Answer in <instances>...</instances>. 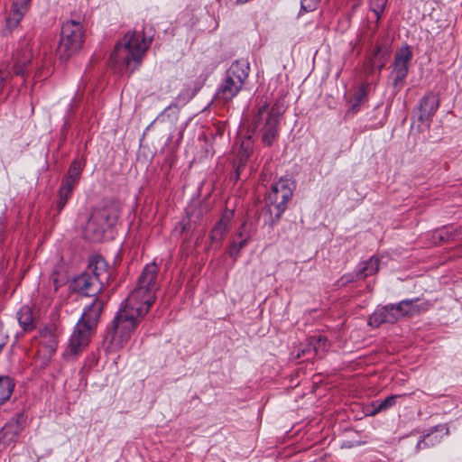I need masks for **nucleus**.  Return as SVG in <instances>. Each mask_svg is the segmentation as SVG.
Returning a JSON list of instances; mask_svg holds the SVG:
<instances>
[{
  "label": "nucleus",
  "mask_w": 462,
  "mask_h": 462,
  "mask_svg": "<svg viewBox=\"0 0 462 462\" xmlns=\"http://www.w3.org/2000/svg\"><path fill=\"white\" fill-rule=\"evenodd\" d=\"M158 266L152 263L145 265L137 286L125 299L113 321V329L105 337V344L110 351H116L127 343L140 319L149 311L155 301L158 290Z\"/></svg>",
  "instance_id": "obj_1"
},
{
  "label": "nucleus",
  "mask_w": 462,
  "mask_h": 462,
  "mask_svg": "<svg viewBox=\"0 0 462 462\" xmlns=\"http://www.w3.org/2000/svg\"><path fill=\"white\" fill-rule=\"evenodd\" d=\"M150 45L143 33L127 32L116 45L110 61L118 72L133 73L142 63L143 57Z\"/></svg>",
  "instance_id": "obj_2"
},
{
  "label": "nucleus",
  "mask_w": 462,
  "mask_h": 462,
  "mask_svg": "<svg viewBox=\"0 0 462 462\" xmlns=\"http://www.w3.org/2000/svg\"><path fill=\"white\" fill-rule=\"evenodd\" d=\"M118 215V208L116 206L95 209L87 223L85 237L92 242L101 241L106 230L116 224Z\"/></svg>",
  "instance_id": "obj_3"
},
{
  "label": "nucleus",
  "mask_w": 462,
  "mask_h": 462,
  "mask_svg": "<svg viewBox=\"0 0 462 462\" xmlns=\"http://www.w3.org/2000/svg\"><path fill=\"white\" fill-rule=\"evenodd\" d=\"M249 70L250 66L246 60H241L233 62L227 69L226 79L217 92L218 97L225 101L233 99L239 93L248 78Z\"/></svg>",
  "instance_id": "obj_4"
},
{
  "label": "nucleus",
  "mask_w": 462,
  "mask_h": 462,
  "mask_svg": "<svg viewBox=\"0 0 462 462\" xmlns=\"http://www.w3.org/2000/svg\"><path fill=\"white\" fill-rule=\"evenodd\" d=\"M83 44V27L79 22L69 21L62 25L61 38L58 46L60 59L67 60Z\"/></svg>",
  "instance_id": "obj_5"
},
{
  "label": "nucleus",
  "mask_w": 462,
  "mask_h": 462,
  "mask_svg": "<svg viewBox=\"0 0 462 462\" xmlns=\"http://www.w3.org/2000/svg\"><path fill=\"white\" fill-rule=\"evenodd\" d=\"M262 123L263 124L261 129L262 141L265 145L271 146L278 138L279 113L274 107L270 109L266 102L258 107L254 118L255 127Z\"/></svg>",
  "instance_id": "obj_6"
},
{
  "label": "nucleus",
  "mask_w": 462,
  "mask_h": 462,
  "mask_svg": "<svg viewBox=\"0 0 462 462\" xmlns=\"http://www.w3.org/2000/svg\"><path fill=\"white\" fill-rule=\"evenodd\" d=\"M292 182L289 179L281 178L271 187L267 200L276 210L275 217L280 218L287 207V203L292 197Z\"/></svg>",
  "instance_id": "obj_7"
},
{
  "label": "nucleus",
  "mask_w": 462,
  "mask_h": 462,
  "mask_svg": "<svg viewBox=\"0 0 462 462\" xmlns=\"http://www.w3.org/2000/svg\"><path fill=\"white\" fill-rule=\"evenodd\" d=\"M82 323H77L70 336L69 345L63 353V357L68 361L75 360L88 346L94 334L93 331L84 327Z\"/></svg>",
  "instance_id": "obj_8"
},
{
  "label": "nucleus",
  "mask_w": 462,
  "mask_h": 462,
  "mask_svg": "<svg viewBox=\"0 0 462 462\" xmlns=\"http://www.w3.org/2000/svg\"><path fill=\"white\" fill-rule=\"evenodd\" d=\"M411 58L412 53L409 46H405L396 51L393 70L391 72L393 86L394 88H400L402 86L409 72V64Z\"/></svg>",
  "instance_id": "obj_9"
},
{
  "label": "nucleus",
  "mask_w": 462,
  "mask_h": 462,
  "mask_svg": "<svg viewBox=\"0 0 462 462\" xmlns=\"http://www.w3.org/2000/svg\"><path fill=\"white\" fill-rule=\"evenodd\" d=\"M103 307L104 302L98 299H95L91 304L84 309L78 323L84 324V327L95 332Z\"/></svg>",
  "instance_id": "obj_10"
},
{
  "label": "nucleus",
  "mask_w": 462,
  "mask_h": 462,
  "mask_svg": "<svg viewBox=\"0 0 462 462\" xmlns=\"http://www.w3.org/2000/svg\"><path fill=\"white\" fill-rule=\"evenodd\" d=\"M439 105V98L433 93L424 96L420 101L418 116L419 121L425 124L427 126H430L431 118L438 110Z\"/></svg>",
  "instance_id": "obj_11"
},
{
  "label": "nucleus",
  "mask_w": 462,
  "mask_h": 462,
  "mask_svg": "<svg viewBox=\"0 0 462 462\" xmlns=\"http://www.w3.org/2000/svg\"><path fill=\"white\" fill-rule=\"evenodd\" d=\"M74 287L82 295L95 296L104 286L86 271L75 279Z\"/></svg>",
  "instance_id": "obj_12"
},
{
  "label": "nucleus",
  "mask_w": 462,
  "mask_h": 462,
  "mask_svg": "<svg viewBox=\"0 0 462 462\" xmlns=\"http://www.w3.org/2000/svg\"><path fill=\"white\" fill-rule=\"evenodd\" d=\"M60 332L55 325L45 326L39 331V343L49 356L56 352Z\"/></svg>",
  "instance_id": "obj_13"
},
{
  "label": "nucleus",
  "mask_w": 462,
  "mask_h": 462,
  "mask_svg": "<svg viewBox=\"0 0 462 462\" xmlns=\"http://www.w3.org/2000/svg\"><path fill=\"white\" fill-rule=\"evenodd\" d=\"M25 422V417L18 414L15 418L10 420L0 430V443L7 445L20 434L23 430V425Z\"/></svg>",
  "instance_id": "obj_14"
},
{
  "label": "nucleus",
  "mask_w": 462,
  "mask_h": 462,
  "mask_svg": "<svg viewBox=\"0 0 462 462\" xmlns=\"http://www.w3.org/2000/svg\"><path fill=\"white\" fill-rule=\"evenodd\" d=\"M87 272L95 277L103 286L109 282L110 273L108 265L101 256H93L89 259Z\"/></svg>",
  "instance_id": "obj_15"
},
{
  "label": "nucleus",
  "mask_w": 462,
  "mask_h": 462,
  "mask_svg": "<svg viewBox=\"0 0 462 462\" xmlns=\"http://www.w3.org/2000/svg\"><path fill=\"white\" fill-rule=\"evenodd\" d=\"M32 59V48L29 42H23L14 54V74L23 76L26 66Z\"/></svg>",
  "instance_id": "obj_16"
},
{
  "label": "nucleus",
  "mask_w": 462,
  "mask_h": 462,
  "mask_svg": "<svg viewBox=\"0 0 462 462\" xmlns=\"http://www.w3.org/2000/svg\"><path fill=\"white\" fill-rule=\"evenodd\" d=\"M398 320L394 305H386L377 309L368 319V325L374 328L383 323H394Z\"/></svg>",
  "instance_id": "obj_17"
},
{
  "label": "nucleus",
  "mask_w": 462,
  "mask_h": 462,
  "mask_svg": "<svg viewBox=\"0 0 462 462\" xmlns=\"http://www.w3.org/2000/svg\"><path fill=\"white\" fill-rule=\"evenodd\" d=\"M369 84H362L347 102L346 116L356 115L360 107L367 102Z\"/></svg>",
  "instance_id": "obj_18"
},
{
  "label": "nucleus",
  "mask_w": 462,
  "mask_h": 462,
  "mask_svg": "<svg viewBox=\"0 0 462 462\" xmlns=\"http://www.w3.org/2000/svg\"><path fill=\"white\" fill-rule=\"evenodd\" d=\"M428 307L429 304L427 302L419 305L418 299L404 300L394 305L398 319L405 316H413L419 314L421 310H428Z\"/></svg>",
  "instance_id": "obj_19"
},
{
  "label": "nucleus",
  "mask_w": 462,
  "mask_h": 462,
  "mask_svg": "<svg viewBox=\"0 0 462 462\" xmlns=\"http://www.w3.org/2000/svg\"><path fill=\"white\" fill-rule=\"evenodd\" d=\"M448 428L444 425H439L430 433L423 436V438L418 441L416 448L421 450L427 448L434 447L435 445L441 442L443 437L448 435Z\"/></svg>",
  "instance_id": "obj_20"
},
{
  "label": "nucleus",
  "mask_w": 462,
  "mask_h": 462,
  "mask_svg": "<svg viewBox=\"0 0 462 462\" xmlns=\"http://www.w3.org/2000/svg\"><path fill=\"white\" fill-rule=\"evenodd\" d=\"M31 0H15L12 5L10 14L6 19L9 29L15 28L27 12Z\"/></svg>",
  "instance_id": "obj_21"
},
{
  "label": "nucleus",
  "mask_w": 462,
  "mask_h": 462,
  "mask_svg": "<svg viewBox=\"0 0 462 462\" xmlns=\"http://www.w3.org/2000/svg\"><path fill=\"white\" fill-rule=\"evenodd\" d=\"M233 215V211H226L217 224L214 226L210 235V239L213 243L221 241L227 233Z\"/></svg>",
  "instance_id": "obj_22"
},
{
  "label": "nucleus",
  "mask_w": 462,
  "mask_h": 462,
  "mask_svg": "<svg viewBox=\"0 0 462 462\" xmlns=\"http://www.w3.org/2000/svg\"><path fill=\"white\" fill-rule=\"evenodd\" d=\"M379 258L373 256L367 261L363 262L357 271V278L365 279L375 274L379 270Z\"/></svg>",
  "instance_id": "obj_23"
},
{
  "label": "nucleus",
  "mask_w": 462,
  "mask_h": 462,
  "mask_svg": "<svg viewBox=\"0 0 462 462\" xmlns=\"http://www.w3.org/2000/svg\"><path fill=\"white\" fill-rule=\"evenodd\" d=\"M16 317L23 330L29 331L34 328L32 311L29 306H23L17 312Z\"/></svg>",
  "instance_id": "obj_24"
},
{
  "label": "nucleus",
  "mask_w": 462,
  "mask_h": 462,
  "mask_svg": "<svg viewBox=\"0 0 462 462\" xmlns=\"http://www.w3.org/2000/svg\"><path fill=\"white\" fill-rule=\"evenodd\" d=\"M76 186V184L65 180L62 181V184L59 189V199L57 201V208L59 211H60L65 207L68 200L71 197L73 189Z\"/></svg>",
  "instance_id": "obj_25"
},
{
  "label": "nucleus",
  "mask_w": 462,
  "mask_h": 462,
  "mask_svg": "<svg viewBox=\"0 0 462 462\" xmlns=\"http://www.w3.org/2000/svg\"><path fill=\"white\" fill-rule=\"evenodd\" d=\"M14 383L8 376H0V406L9 400L14 391Z\"/></svg>",
  "instance_id": "obj_26"
},
{
  "label": "nucleus",
  "mask_w": 462,
  "mask_h": 462,
  "mask_svg": "<svg viewBox=\"0 0 462 462\" xmlns=\"http://www.w3.org/2000/svg\"><path fill=\"white\" fill-rule=\"evenodd\" d=\"M388 55V51L386 49H383L381 47L376 48L374 51V56L371 60V70L370 73L373 72L374 69H378L379 71L384 67L386 63V56Z\"/></svg>",
  "instance_id": "obj_27"
},
{
  "label": "nucleus",
  "mask_w": 462,
  "mask_h": 462,
  "mask_svg": "<svg viewBox=\"0 0 462 462\" xmlns=\"http://www.w3.org/2000/svg\"><path fill=\"white\" fill-rule=\"evenodd\" d=\"M406 395H407L406 393H404L402 395L393 394V395L388 396L387 398H385L383 401H378L377 404L374 405V411H373L372 414H376L382 411H385V410L392 408L393 406L395 405L396 401L399 398H401L402 396H406Z\"/></svg>",
  "instance_id": "obj_28"
},
{
  "label": "nucleus",
  "mask_w": 462,
  "mask_h": 462,
  "mask_svg": "<svg viewBox=\"0 0 462 462\" xmlns=\"http://www.w3.org/2000/svg\"><path fill=\"white\" fill-rule=\"evenodd\" d=\"M82 169H83L82 163L80 162L74 161L72 162V164L70 165L69 171H68V175L64 179V180L77 185L79 176L81 174Z\"/></svg>",
  "instance_id": "obj_29"
},
{
  "label": "nucleus",
  "mask_w": 462,
  "mask_h": 462,
  "mask_svg": "<svg viewBox=\"0 0 462 462\" xmlns=\"http://www.w3.org/2000/svg\"><path fill=\"white\" fill-rule=\"evenodd\" d=\"M252 149V142L250 138L243 141L238 151V158L241 163H244L249 157Z\"/></svg>",
  "instance_id": "obj_30"
},
{
  "label": "nucleus",
  "mask_w": 462,
  "mask_h": 462,
  "mask_svg": "<svg viewBox=\"0 0 462 462\" xmlns=\"http://www.w3.org/2000/svg\"><path fill=\"white\" fill-rule=\"evenodd\" d=\"M310 345L317 353L319 351L323 352L328 348V340L322 336L312 337L310 339Z\"/></svg>",
  "instance_id": "obj_31"
},
{
  "label": "nucleus",
  "mask_w": 462,
  "mask_h": 462,
  "mask_svg": "<svg viewBox=\"0 0 462 462\" xmlns=\"http://www.w3.org/2000/svg\"><path fill=\"white\" fill-rule=\"evenodd\" d=\"M248 237L245 236L240 241H234L229 248V255L233 258H236L240 253V250L246 245Z\"/></svg>",
  "instance_id": "obj_32"
},
{
  "label": "nucleus",
  "mask_w": 462,
  "mask_h": 462,
  "mask_svg": "<svg viewBox=\"0 0 462 462\" xmlns=\"http://www.w3.org/2000/svg\"><path fill=\"white\" fill-rule=\"evenodd\" d=\"M385 4L386 0H371V9L377 17L383 13Z\"/></svg>",
  "instance_id": "obj_33"
},
{
  "label": "nucleus",
  "mask_w": 462,
  "mask_h": 462,
  "mask_svg": "<svg viewBox=\"0 0 462 462\" xmlns=\"http://www.w3.org/2000/svg\"><path fill=\"white\" fill-rule=\"evenodd\" d=\"M319 0H301V10L310 12L316 9Z\"/></svg>",
  "instance_id": "obj_34"
},
{
  "label": "nucleus",
  "mask_w": 462,
  "mask_h": 462,
  "mask_svg": "<svg viewBox=\"0 0 462 462\" xmlns=\"http://www.w3.org/2000/svg\"><path fill=\"white\" fill-rule=\"evenodd\" d=\"M8 335L5 333L2 325H0V352L8 342Z\"/></svg>",
  "instance_id": "obj_35"
},
{
  "label": "nucleus",
  "mask_w": 462,
  "mask_h": 462,
  "mask_svg": "<svg viewBox=\"0 0 462 462\" xmlns=\"http://www.w3.org/2000/svg\"><path fill=\"white\" fill-rule=\"evenodd\" d=\"M237 236L240 237L241 239H243L244 237L247 236V235H245L244 234V226H242L239 230H238V233H237Z\"/></svg>",
  "instance_id": "obj_36"
},
{
  "label": "nucleus",
  "mask_w": 462,
  "mask_h": 462,
  "mask_svg": "<svg viewBox=\"0 0 462 462\" xmlns=\"http://www.w3.org/2000/svg\"><path fill=\"white\" fill-rule=\"evenodd\" d=\"M237 1H238V2H240V3H245V2H247L248 0H237Z\"/></svg>",
  "instance_id": "obj_37"
}]
</instances>
